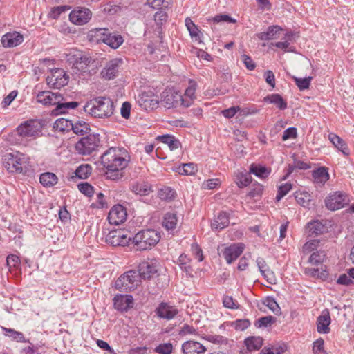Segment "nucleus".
I'll return each instance as SVG.
<instances>
[{"instance_id": "nucleus-1", "label": "nucleus", "mask_w": 354, "mask_h": 354, "mask_svg": "<svg viewBox=\"0 0 354 354\" xmlns=\"http://www.w3.org/2000/svg\"><path fill=\"white\" fill-rule=\"evenodd\" d=\"M101 163L106 169V178L118 180L124 176V169L128 166L130 156L123 147H112L106 150L100 157Z\"/></svg>"}, {"instance_id": "nucleus-2", "label": "nucleus", "mask_w": 354, "mask_h": 354, "mask_svg": "<svg viewBox=\"0 0 354 354\" xmlns=\"http://www.w3.org/2000/svg\"><path fill=\"white\" fill-rule=\"evenodd\" d=\"M114 103L111 99L106 97H97L87 102L84 111L89 115L98 118H109L113 114Z\"/></svg>"}, {"instance_id": "nucleus-3", "label": "nucleus", "mask_w": 354, "mask_h": 354, "mask_svg": "<svg viewBox=\"0 0 354 354\" xmlns=\"http://www.w3.org/2000/svg\"><path fill=\"white\" fill-rule=\"evenodd\" d=\"M66 59L72 65L73 71L83 79L90 75L88 68L91 59L82 52L73 49L66 54Z\"/></svg>"}, {"instance_id": "nucleus-4", "label": "nucleus", "mask_w": 354, "mask_h": 354, "mask_svg": "<svg viewBox=\"0 0 354 354\" xmlns=\"http://www.w3.org/2000/svg\"><path fill=\"white\" fill-rule=\"evenodd\" d=\"M160 239V234L155 230H141L131 237V243L136 250H147L155 246Z\"/></svg>"}, {"instance_id": "nucleus-5", "label": "nucleus", "mask_w": 354, "mask_h": 354, "mask_svg": "<svg viewBox=\"0 0 354 354\" xmlns=\"http://www.w3.org/2000/svg\"><path fill=\"white\" fill-rule=\"evenodd\" d=\"M326 254L324 250L313 252L308 259V263L317 268H306L305 274L312 277L325 280L328 277L326 267L323 265Z\"/></svg>"}, {"instance_id": "nucleus-6", "label": "nucleus", "mask_w": 354, "mask_h": 354, "mask_svg": "<svg viewBox=\"0 0 354 354\" xmlns=\"http://www.w3.org/2000/svg\"><path fill=\"white\" fill-rule=\"evenodd\" d=\"M3 164L8 171L19 174L26 173L30 167L28 158L19 151L6 154Z\"/></svg>"}, {"instance_id": "nucleus-7", "label": "nucleus", "mask_w": 354, "mask_h": 354, "mask_svg": "<svg viewBox=\"0 0 354 354\" xmlns=\"http://www.w3.org/2000/svg\"><path fill=\"white\" fill-rule=\"evenodd\" d=\"M100 139L97 134H89L82 137L75 144L77 152L83 156L90 155L96 151L100 145Z\"/></svg>"}, {"instance_id": "nucleus-8", "label": "nucleus", "mask_w": 354, "mask_h": 354, "mask_svg": "<svg viewBox=\"0 0 354 354\" xmlns=\"http://www.w3.org/2000/svg\"><path fill=\"white\" fill-rule=\"evenodd\" d=\"M140 276L136 270H129L122 274L115 281V287L118 290L131 291L140 283Z\"/></svg>"}, {"instance_id": "nucleus-9", "label": "nucleus", "mask_w": 354, "mask_h": 354, "mask_svg": "<svg viewBox=\"0 0 354 354\" xmlns=\"http://www.w3.org/2000/svg\"><path fill=\"white\" fill-rule=\"evenodd\" d=\"M160 104L167 109L177 107L183 106L184 107H189V104L187 101L184 100L183 96L178 93L171 89L165 90L161 95V100H159Z\"/></svg>"}, {"instance_id": "nucleus-10", "label": "nucleus", "mask_w": 354, "mask_h": 354, "mask_svg": "<svg viewBox=\"0 0 354 354\" xmlns=\"http://www.w3.org/2000/svg\"><path fill=\"white\" fill-rule=\"evenodd\" d=\"M136 100L140 107L148 111L157 109L160 104L158 97L151 91H141Z\"/></svg>"}, {"instance_id": "nucleus-11", "label": "nucleus", "mask_w": 354, "mask_h": 354, "mask_svg": "<svg viewBox=\"0 0 354 354\" xmlns=\"http://www.w3.org/2000/svg\"><path fill=\"white\" fill-rule=\"evenodd\" d=\"M326 207L331 211L343 208L346 204V196L340 191L330 193L324 200Z\"/></svg>"}, {"instance_id": "nucleus-12", "label": "nucleus", "mask_w": 354, "mask_h": 354, "mask_svg": "<svg viewBox=\"0 0 354 354\" xmlns=\"http://www.w3.org/2000/svg\"><path fill=\"white\" fill-rule=\"evenodd\" d=\"M41 124L36 120L26 121L17 127L18 133L25 138L37 137L41 134Z\"/></svg>"}, {"instance_id": "nucleus-13", "label": "nucleus", "mask_w": 354, "mask_h": 354, "mask_svg": "<svg viewBox=\"0 0 354 354\" xmlns=\"http://www.w3.org/2000/svg\"><path fill=\"white\" fill-rule=\"evenodd\" d=\"M158 270V262L156 259H147L141 262L138 266V273L143 279L154 277Z\"/></svg>"}, {"instance_id": "nucleus-14", "label": "nucleus", "mask_w": 354, "mask_h": 354, "mask_svg": "<svg viewBox=\"0 0 354 354\" xmlns=\"http://www.w3.org/2000/svg\"><path fill=\"white\" fill-rule=\"evenodd\" d=\"M106 242L113 246H125L131 242V236L122 230H112L106 236Z\"/></svg>"}, {"instance_id": "nucleus-15", "label": "nucleus", "mask_w": 354, "mask_h": 354, "mask_svg": "<svg viewBox=\"0 0 354 354\" xmlns=\"http://www.w3.org/2000/svg\"><path fill=\"white\" fill-rule=\"evenodd\" d=\"M68 77L63 69L55 68L46 77L48 85L54 88H60L68 84Z\"/></svg>"}, {"instance_id": "nucleus-16", "label": "nucleus", "mask_w": 354, "mask_h": 354, "mask_svg": "<svg viewBox=\"0 0 354 354\" xmlns=\"http://www.w3.org/2000/svg\"><path fill=\"white\" fill-rule=\"evenodd\" d=\"M122 63V59L115 58L106 64L100 72L101 77L106 80L114 79L119 73V69Z\"/></svg>"}, {"instance_id": "nucleus-17", "label": "nucleus", "mask_w": 354, "mask_h": 354, "mask_svg": "<svg viewBox=\"0 0 354 354\" xmlns=\"http://www.w3.org/2000/svg\"><path fill=\"white\" fill-rule=\"evenodd\" d=\"M92 13L88 8H79L70 12V21L78 26L86 24L91 19Z\"/></svg>"}, {"instance_id": "nucleus-18", "label": "nucleus", "mask_w": 354, "mask_h": 354, "mask_svg": "<svg viewBox=\"0 0 354 354\" xmlns=\"http://www.w3.org/2000/svg\"><path fill=\"white\" fill-rule=\"evenodd\" d=\"M245 245L243 243H233L224 248L222 256L227 263L231 264L243 253Z\"/></svg>"}, {"instance_id": "nucleus-19", "label": "nucleus", "mask_w": 354, "mask_h": 354, "mask_svg": "<svg viewBox=\"0 0 354 354\" xmlns=\"http://www.w3.org/2000/svg\"><path fill=\"white\" fill-rule=\"evenodd\" d=\"M127 216V210L122 205H114L109 211L108 221L110 224L118 225L123 223Z\"/></svg>"}, {"instance_id": "nucleus-20", "label": "nucleus", "mask_w": 354, "mask_h": 354, "mask_svg": "<svg viewBox=\"0 0 354 354\" xmlns=\"http://www.w3.org/2000/svg\"><path fill=\"white\" fill-rule=\"evenodd\" d=\"M24 41V36L17 31H12L4 34L1 39V43L4 48H14Z\"/></svg>"}, {"instance_id": "nucleus-21", "label": "nucleus", "mask_w": 354, "mask_h": 354, "mask_svg": "<svg viewBox=\"0 0 354 354\" xmlns=\"http://www.w3.org/2000/svg\"><path fill=\"white\" fill-rule=\"evenodd\" d=\"M61 98L59 94L53 93L50 91H40L36 96L37 102L45 106L58 105Z\"/></svg>"}, {"instance_id": "nucleus-22", "label": "nucleus", "mask_w": 354, "mask_h": 354, "mask_svg": "<svg viewBox=\"0 0 354 354\" xmlns=\"http://www.w3.org/2000/svg\"><path fill=\"white\" fill-rule=\"evenodd\" d=\"M156 313L161 319L171 320L177 315L178 310L175 306L162 302L156 309Z\"/></svg>"}, {"instance_id": "nucleus-23", "label": "nucleus", "mask_w": 354, "mask_h": 354, "mask_svg": "<svg viewBox=\"0 0 354 354\" xmlns=\"http://www.w3.org/2000/svg\"><path fill=\"white\" fill-rule=\"evenodd\" d=\"M130 189L136 195L148 196L152 192V185L145 180H136L130 184Z\"/></svg>"}, {"instance_id": "nucleus-24", "label": "nucleus", "mask_w": 354, "mask_h": 354, "mask_svg": "<svg viewBox=\"0 0 354 354\" xmlns=\"http://www.w3.org/2000/svg\"><path fill=\"white\" fill-rule=\"evenodd\" d=\"M115 308L120 311H127L133 307V299L129 295H116L113 298Z\"/></svg>"}, {"instance_id": "nucleus-25", "label": "nucleus", "mask_w": 354, "mask_h": 354, "mask_svg": "<svg viewBox=\"0 0 354 354\" xmlns=\"http://www.w3.org/2000/svg\"><path fill=\"white\" fill-rule=\"evenodd\" d=\"M183 354H204L206 348L201 343L189 340L185 342L181 346Z\"/></svg>"}, {"instance_id": "nucleus-26", "label": "nucleus", "mask_w": 354, "mask_h": 354, "mask_svg": "<svg viewBox=\"0 0 354 354\" xmlns=\"http://www.w3.org/2000/svg\"><path fill=\"white\" fill-rule=\"evenodd\" d=\"M331 322L329 311L324 310L317 319V332L322 334H328L330 333L329 325Z\"/></svg>"}, {"instance_id": "nucleus-27", "label": "nucleus", "mask_w": 354, "mask_h": 354, "mask_svg": "<svg viewBox=\"0 0 354 354\" xmlns=\"http://www.w3.org/2000/svg\"><path fill=\"white\" fill-rule=\"evenodd\" d=\"M312 177L314 183L319 186L324 185L330 178L328 169L325 167H320L313 170Z\"/></svg>"}, {"instance_id": "nucleus-28", "label": "nucleus", "mask_w": 354, "mask_h": 354, "mask_svg": "<svg viewBox=\"0 0 354 354\" xmlns=\"http://www.w3.org/2000/svg\"><path fill=\"white\" fill-rule=\"evenodd\" d=\"M306 230L309 236H316L327 230V227L318 220L308 223Z\"/></svg>"}, {"instance_id": "nucleus-29", "label": "nucleus", "mask_w": 354, "mask_h": 354, "mask_svg": "<svg viewBox=\"0 0 354 354\" xmlns=\"http://www.w3.org/2000/svg\"><path fill=\"white\" fill-rule=\"evenodd\" d=\"M328 139L333 143V145L344 156H349V149L343 139L333 133H330L328 134Z\"/></svg>"}, {"instance_id": "nucleus-30", "label": "nucleus", "mask_w": 354, "mask_h": 354, "mask_svg": "<svg viewBox=\"0 0 354 354\" xmlns=\"http://www.w3.org/2000/svg\"><path fill=\"white\" fill-rule=\"evenodd\" d=\"M107 31L106 28H93L88 32L86 38L91 43H104V38Z\"/></svg>"}, {"instance_id": "nucleus-31", "label": "nucleus", "mask_w": 354, "mask_h": 354, "mask_svg": "<svg viewBox=\"0 0 354 354\" xmlns=\"http://www.w3.org/2000/svg\"><path fill=\"white\" fill-rule=\"evenodd\" d=\"M123 42L124 39L120 35L111 34L108 32V31L106 32L104 38V44H106L111 48L117 49L123 44Z\"/></svg>"}, {"instance_id": "nucleus-32", "label": "nucleus", "mask_w": 354, "mask_h": 354, "mask_svg": "<svg viewBox=\"0 0 354 354\" xmlns=\"http://www.w3.org/2000/svg\"><path fill=\"white\" fill-rule=\"evenodd\" d=\"M3 335L6 337L10 338L11 340L15 341L20 343L29 342L28 339H26L23 333L17 331L13 328L1 327Z\"/></svg>"}, {"instance_id": "nucleus-33", "label": "nucleus", "mask_w": 354, "mask_h": 354, "mask_svg": "<svg viewBox=\"0 0 354 354\" xmlns=\"http://www.w3.org/2000/svg\"><path fill=\"white\" fill-rule=\"evenodd\" d=\"M229 216L225 212H221L212 223L213 230H221L228 226Z\"/></svg>"}, {"instance_id": "nucleus-34", "label": "nucleus", "mask_w": 354, "mask_h": 354, "mask_svg": "<svg viewBox=\"0 0 354 354\" xmlns=\"http://www.w3.org/2000/svg\"><path fill=\"white\" fill-rule=\"evenodd\" d=\"M282 28L279 26H270L266 31L258 33L257 37L263 41L271 40L276 39V35L280 32Z\"/></svg>"}, {"instance_id": "nucleus-35", "label": "nucleus", "mask_w": 354, "mask_h": 354, "mask_svg": "<svg viewBox=\"0 0 354 354\" xmlns=\"http://www.w3.org/2000/svg\"><path fill=\"white\" fill-rule=\"evenodd\" d=\"M244 344L249 351H258L263 345V339L259 336L248 337L245 339Z\"/></svg>"}, {"instance_id": "nucleus-36", "label": "nucleus", "mask_w": 354, "mask_h": 354, "mask_svg": "<svg viewBox=\"0 0 354 354\" xmlns=\"http://www.w3.org/2000/svg\"><path fill=\"white\" fill-rule=\"evenodd\" d=\"M264 101L274 104L278 109L284 110L287 108V102L279 94H272L264 98Z\"/></svg>"}, {"instance_id": "nucleus-37", "label": "nucleus", "mask_w": 354, "mask_h": 354, "mask_svg": "<svg viewBox=\"0 0 354 354\" xmlns=\"http://www.w3.org/2000/svg\"><path fill=\"white\" fill-rule=\"evenodd\" d=\"M57 180V176L51 172L43 173L39 177L41 184L46 187H50L56 185Z\"/></svg>"}, {"instance_id": "nucleus-38", "label": "nucleus", "mask_w": 354, "mask_h": 354, "mask_svg": "<svg viewBox=\"0 0 354 354\" xmlns=\"http://www.w3.org/2000/svg\"><path fill=\"white\" fill-rule=\"evenodd\" d=\"M158 139L162 143L166 144L171 151L178 149L180 146V141L171 135H162L159 136Z\"/></svg>"}, {"instance_id": "nucleus-39", "label": "nucleus", "mask_w": 354, "mask_h": 354, "mask_svg": "<svg viewBox=\"0 0 354 354\" xmlns=\"http://www.w3.org/2000/svg\"><path fill=\"white\" fill-rule=\"evenodd\" d=\"M197 87V83L193 80H189L188 83V87L185 91L184 100L187 101L189 106L192 104L193 100L196 98L195 93Z\"/></svg>"}, {"instance_id": "nucleus-40", "label": "nucleus", "mask_w": 354, "mask_h": 354, "mask_svg": "<svg viewBox=\"0 0 354 354\" xmlns=\"http://www.w3.org/2000/svg\"><path fill=\"white\" fill-rule=\"evenodd\" d=\"M177 221L176 214L174 212H168L164 216L162 225L167 230H174L177 225Z\"/></svg>"}, {"instance_id": "nucleus-41", "label": "nucleus", "mask_w": 354, "mask_h": 354, "mask_svg": "<svg viewBox=\"0 0 354 354\" xmlns=\"http://www.w3.org/2000/svg\"><path fill=\"white\" fill-rule=\"evenodd\" d=\"M73 131L77 135H84L90 130L89 124L83 120L73 121Z\"/></svg>"}, {"instance_id": "nucleus-42", "label": "nucleus", "mask_w": 354, "mask_h": 354, "mask_svg": "<svg viewBox=\"0 0 354 354\" xmlns=\"http://www.w3.org/2000/svg\"><path fill=\"white\" fill-rule=\"evenodd\" d=\"M185 24L191 37L199 39L202 34L193 21L189 17H187L185 20Z\"/></svg>"}, {"instance_id": "nucleus-43", "label": "nucleus", "mask_w": 354, "mask_h": 354, "mask_svg": "<svg viewBox=\"0 0 354 354\" xmlns=\"http://www.w3.org/2000/svg\"><path fill=\"white\" fill-rule=\"evenodd\" d=\"M92 172V167L88 164H82L75 171V176L80 179L87 178Z\"/></svg>"}, {"instance_id": "nucleus-44", "label": "nucleus", "mask_w": 354, "mask_h": 354, "mask_svg": "<svg viewBox=\"0 0 354 354\" xmlns=\"http://www.w3.org/2000/svg\"><path fill=\"white\" fill-rule=\"evenodd\" d=\"M250 172L261 178H266L270 174V170L265 166L252 165Z\"/></svg>"}, {"instance_id": "nucleus-45", "label": "nucleus", "mask_w": 354, "mask_h": 354, "mask_svg": "<svg viewBox=\"0 0 354 354\" xmlns=\"http://www.w3.org/2000/svg\"><path fill=\"white\" fill-rule=\"evenodd\" d=\"M197 171L196 165L192 162L183 164L178 168V172L181 175H194Z\"/></svg>"}, {"instance_id": "nucleus-46", "label": "nucleus", "mask_w": 354, "mask_h": 354, "mask_svg": "<svg viewBox=\"0 0 354 354\" xmlns=\"http://www.w3.org/2000/svg\"><path fill=\"white\" fill-rule=\"evenodd\" d=\"M297 202L304 207H308L310 205L311 196L307 192H297L295 194Z\"/></svg>"}, {"instance_id": "nucleus-47", "label": "nucleus", "mask_w": 354, "mask_h": 354, "mask_svg": "<svg viewBox=\"0 0 354 354\" xmlns=\"http://www.w3.org/2000/svg\"><path fill=\"white\" fill-rule=\"evenodd\" d=\"M73 121L65 118H59L55 122L54 127L60 131H65L71 129Z\"/></svg>"}, {"instance_id": "nucleus-48", "label": "nucleus", "mask_w": 354, "mask_h": 354, "mask_svg": "<svg viewBox=\"0 0 354 354\" xmlns=\"http://www.w3.org/2000/svg\"><path fill=\"white\" fill-rule=\"evenodd\" d=\"M174 189L169 187H165L158 192V196L162 201H171L175 197Z\"/></svg>"}, {"instance_id": "nucleus-49", "label": "nucleus", "mask_w": 354, "mask_h": 354, "mask_svg": "<svg viewBox=\"0 0 354 354\" xmlns=\"http://www.w3.org/2000/svg\"><path fill=\"white\" fill-rule=\"evenodd\" d=\"M251 183V177L247 173H239L236 175V183L239 187H245L249 185Z\"/></svg>"}, {"instance_id": "nucleus-50", "label": "nucleus", "mask_w": 354, "mask_h": 354, "mask_svg": "<svg viewBox=\"0 0 354 354\" xmlns=\"http://www.w3.org/2000/svg\"><path fill=\"white\" fill-rule=\"evenodd\" d=\"M296 85L300 91L308 89L310 85V82L313 79L312 77H307L305 78H299L297 77H292Z\"/></svg>"}, {"instance_id": "nucleus-51", "label": "nucleus", "mask_w": 354, "mask_h": 354, "mask_svg": "<svg viewBox=\"0 0 354 354\" xmlns=\"http://www.w3.org/2000/svg\"><path fill=\"white\" fill-rule=\"evenodd\" d=\"M69 9L70 7L68 6H60L55 7L51 9L48 14V17L53 19H58L62 13H65Z\"/></svg>"}, {"instance_id": "nucleus-52", "label": "nucleus", "mask_w": 354, "mask_h": 354, "mask_svg": "<svg viewBox=\"0 0 354 354\" xmlns=\"http://www.w3.org/2000/svg\"><path fill=\"white\" fill-rule=\"evenodd\" d=\"M292 188L291 183H286L281 185L278 188L277 194L276 196V201H279L285 196Z\"/></svg>"}, {"instance_id": "nucleus-53", "label": "nucleus", "mask_w": 354, "mask_h": 354, "mask_svg": "<svg viewBox=\"0 0 354 354\" xmlns=\"http://www.w3.org/2000/svg\"><path fill=\"white\" fill-rule=\"evenodd\" d=\"M276 321V318L272 316H266L261 317L259 319L256 323L255 326L257 328H261V327H268L270 326L273 323H274Z\"/></svg>"}, {"instance_id": "nucleus-54", "label": "nucleus", "mask_w": 354, "mask_h": 354, "mask_svg": "<svg viewBox=\"0 0 354 354\" xmlns=\"http://www.w3.org/2000/svg\"><path fill=\"white\" fill-rule=\"evenodd\" d=\"M173 345L171 343L160 344L154 348V351L158 354H171L173 351Z\"/></svg>"}, {"instance_id": "nucleus-55", "label": "nucleus", "mask_w": 354, "mask_h": 354, "mask_svg": "<svg viewBox=\"0 0 354 354\" xmlns=\"http://www.w3.org/2000/svg\"><path fill=\"white\" fill-rule=\"evenodd\" d=\"M79 103L77 102H69L65 103L59 102L58 105H57L55 111L57 113H64L67 109H74L78 106Z\"/></svg>"}, {"instance_id": "nucleus-56", "label": "nucleus", "mask_w": 354, "mask_h": 354, "mask_svg": "<svg viewBox=\"0 0 354 354\" xmlns=\"http://www.w3.org/2000/svg\"><path fill=\"white\" fill-rule=\"evenodd\" d=\"M77 187L80 192L88 197L92 196L94 194L93 187L88 183H80Z\"/></svg>"}, {"instance_id": "nucleus-57", "label": "nucleus", "mask_w": 354, "mask_h": 354, "mask_svg": "<svg viewBox=\"0 0 354 354\" xmlns=\"http://www.w3.org/2000/svg\"><path fill=\"white\" fill-rule=\"evenodd\" d=\"M319 241L317 239H313L307 241L303 246V252L304 253H309L314 250H317Z\"/></svg>"}, {"instance_id": "nucleus-58", "label": "nucleus", "mask_w": 354, "mask_h": 354, "mask_svg": "<svg viewBox=\"0 0 354 354\" xmlns=\"http://www.w3.org/2000/svg\"><path fill=\"white\" fill-rule=\"evenodd\" d=\"M168 15L162 9H160L154 15V21L158 26H161L167 21Z\"/></svg>"}, {"instance_id": "nucleus-59", "label": "nucleus", "mask_w": 354, "mask_h": 354, "mask_svg": "<svg viewBox=\"0 0 354 354\" xmlns=\"http://www.w3.org/2000/svg\"><path fill=\"white\" fill-rule=\"evenodd\" d=\"M265 304L275 315H279L281 313V308L274 299L268 297Z\"/></svg>"}, {"instance_id": "nucleus-60", "label": "nucleus", "mask_w": 354, "mask_h": 354, "mask_svg": "<svg viewBox=\"0 0 354 354\" xmlns=\"http://www.w3.org/2000/svg\"><path fill=\"white\" fill-rule=\"evenodd\" d=\"M147 4L153 9H162L168 8L169 2L165 0H147Z\"/></svg>"}, {"instance_id": "nucleus-61", "label": "nucleus", "mask_w": 354, "mask_h": 354, "mask_svg": "<svg viewBox=\"0 0 354 354\" xmlns=\"http://www.w3.org/2000/svg\"><path fill=\"white\" fill-rule=\"evenodd\" d=\"M324 342L323 339L319 338L313 343V351L314 354H327L324 350Z\"/></svg>"}, {"instance_id": "nucleus-62", "label": "nucleus", "mask_w": 354, "mask_h": 354, "mask_svg": "<svg viewBox=\"0 0 354 354\" xmlns=\"http://www.w3.org/2000/svg\"><path fill=\"white\" fill-rule=\"evenodd\" d=\"M232 326L236 330L243 331L250 326V322L248 319H237L233 322Z\"/></svg>"}, {"instance_id": "nucleus-63", "label": "nucleus", "mask_w": 354, "mask_h": 354, "mask_svg": "<svg viewBox=\"0 0 354 354\" xmlns=\"http://www.w3.org/2000/svg\"><path fill=\"white\" fill-rule=\"evenodd\" d=\"M283 347L281 346H272L271 347H265L261 352V354H281L284 352Z\"/></svg>"}, {"instance_id": "nucleus-64", "label": "nucleus", "mask_w": 354, "mask_h": 354, "mask_svg": "<svg viewBox=\"0 0 354 354\" xmlns=\"http://www.w3.org/2000/svg\"><path fill=\"white\" fill-rule=\"evenodd\" d=\"M221 185V180L218 178L208 179L203 183V187L205 189H213Z\"/></svg>"}]
</instances>
